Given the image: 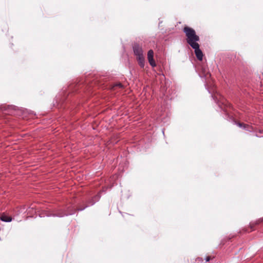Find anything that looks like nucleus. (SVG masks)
Wrapping results in <instances>:
<instances>
[{
	"label": "nucleus",
	"mask_w": 263,
	"mask_h": 263,
	"mask_svg": "<svg viewBox=\"0 0 263 263\" xmlns=\"http://www.w3.org/2000/svg\"><path fill=\"white\" fill-rule=\"evenodd\" d=\"M211 259V258L210 256H207L206 258H205V260L206 261H210V260Z\"/></svg>",
	"instance_id": "12"
},
{
	"label": "nucleus",
	"mask_w": 263,
	"mask_h": 263,
	"mask_svg": "<svg viewBox=\"0 0 263 263\" xmlns=\"http://www.w3.org/2000/svg\"><path fill=\"white\" fill-rule=\"evenodd\" d=\"M79 208L77 209V210ZM76 209L74 206L70 205L68 206L66 210H63L62 209H59L54 211L52 214L48 215V216H57L59 217H62L65 216L71 215L75 213Z\"/></svg>",
	"instance_id": "2"
},
{
	"label": "nucleus",
	"mask_w": 263,
	"mask_h": 263,
	"mask_svg": "<svg viewBox=\"0 0 263 263\" xmlns=\"http://www.w3.org/2000/svg\"><path fill=\"white\" fill-rule=\"evenodd\" d=\"M0 219L4 222H10L12 221V218L4 214H2L0 217Z\"/></svg>",
	"instance_id": "6"
},
{
	"label": "nucleus",
	"mask_w": 263,
	"mask_h": 263,
	"mask_svg": "<svg viewBox=\"0 0 263 263\" xmlns=\"http://www.w3.org/2000/svg\"><path fill=\"white\" fill-rule=\"evenodd\" d=\"M262 221H263V218L262 219H258V220H257L255 222V224H258L260 223V222H261Z\"/></svg>",
	"instance_id": "11"
},
{
	"label": "nucleus",
	"mask_w": 263,
	"mask_h": 263,
	"mask_svg": "<svg viewBox=\"0 0 263 263\" xmlns=\"http://www.w3.org/2000/svg\"><path fill=\"white\" fill-rule=\"evenodd\" d=\"M123 87V85L121 83H117V84H115L113 86L112 89L114 90H116L117 88H122Z\"/></svg>",
	"instance_id": "8"
},
{
	"label": "nucleus",
	"mask_w": 263,
	"mask_h": 263,
	"mask_svg": "<svg viewBox=\"0 0 263 263\" xmlns=\"http://www.w3.org/2000/svg\"><path fill=\"white\" fill-rule=\"evenodd\" d=\"M237 126H238L239 127L242 128H246L247 127H250V125L248 124L242 123H237Z\"/></svg>",
	"instance_id": "9"
},
{
	"label": "nucleus",
	"mask_w": 263,
	"mask_h": 263,
	"mask_svg": "<svg viewBox=\"0 0 263 263\" xmlns=\"http://www.w3.org/2000/svg\"><path fill=\"white\" fill-rule=\"evenodd\" d=\"M133 50L135 55L137 57L143 55L142 48L138 45H135L133 47Z\"/></svg>",
	"instance_id": "5"
},
{
	"label": "nucleus",
	"mask_w": 263,
	"mask_h": 263,
	"mask_svg": "<svg viewBox=\"0 0 263 263\" xmlns=\"http://www.w3.org/2000/svg\"><path fill=\"white\" fill-rule=\"evenodd\" d=\"M100 198V195L99 194L95 196L91 199L87 201L86 205H85L83 208H79L78 211H82L87 207L93 205L97 201L99 200Z\"/></svg>",
	"instance_id": "3"
},
{
	"label": "nucleus",
	"mask_w": 263,
	"mask_h": 263,
	"mask_svg": "<svg viewBox=\"0 0 263 263\" xmlns=\"http://www.w3.org/2000/svg\"><path fill=\"white\" fill-rule=\"evenodd\" d=\"M247 130H248L249 132H252L253 130V128L250 125V127H247L246 128H245Z\"/></svg>",
	"instance_id": "10"
},
{
	"label": "nucleus",
	"mask_w": 263,
	"mask_h": 263,
	"mask_svg": "<svg viewBox=\"0 0 263 263\" xmlns=\"http://www.w3.org/2000/svg\"><path fill=\"white\" fill-rule=\"evenodd\" d=\"M154 52L153 50L151 49L147 53V59L149 64L153 67H155L156 66L155 61L153 58Z\"/></svg>",
	"instance_id": "4"
},
{
	"label": "nucleus",
	"mask_w": 263,
	"mask_h": 263,
	"mask_svg": "<svg viewBox=\"0 0 263 263\" xmlns=\"http://www.w3.org/2000/svg\"><path fill=\"white\" fill-rule=\"evenodd\" d=\"M183 31L186 36L187 43L194 49L196 58L199 61H201L203 59V53L199 48V45L198 42L199 41V37L196 34L195 30L191 28L185 27Z\"/></svg>",
	"instance_id": "1"
},
{
	"label": "nucleus",
	"mask_w": 263,
	"mask_h": 263,
	"mask_svg": "<svg viewBox=\"0 0 263 263\" xmlns=\"http://www.w3.org/2000/svg\"><path fill=\"white\" fill-rule=\"evenodd\" d=\"M138 63L141 68H143L145 65V60L143 55L137 57Z\"/></svg>",
	"instance_id": "7"
}]
</instances>
